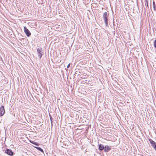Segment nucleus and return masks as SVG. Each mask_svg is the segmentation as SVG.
Returning <instances> with one entry per match:
<instances>
[{
	"mask_svg": "<svg viewBox=\"0 0 156 156\" xmlns=\"http://www.w3.org/2000/svg\"><path fill=\"white\" fill-rule=\"evenodd\" d=\"M153 8L154 9V10L155 11L156 6H155V2L154 1H153Z\"/></svg>",
	"mask_w": 156,
	"mask_h": 156,
	"instance_id": "9b49d317",
	"label": "nucleus"
},
{
	"mask_svg": "<svg viewBox=\"0 0 156 156\" xmlns=\"http://www.w3.org/2000/svg\"><path fill=\"white\" fill-rule=\"evenodd\" d=\"M30 143H31V144L35 145L36 146H39L40 145V144L34 141H32L31 140H30Z\"/></svg>",
	"mask_w": 156,
	"mask_h": 156,
	"instance_id": "1a4fd4ad",
	"label": "nucleus"
},
{
	"mask_svg": "<svg viewBox=\"0 0 156 156\" xmlns=\"http://www.w3.org/2000/svg\"><path fill=\"white\" fill-rule=\"evenodd\" d=\"M148 140L151 146L156 151V143L151 139H149Z\"/></svg>",
	"mask_w": 156,
	"mask_h": 156,
	"instance_id": "7ed1b4c3",
	"label": "nucleus"
},
{
	"mask_svg": "<svg viewBox=\"0 0 156 156\" xmlns=\"http://www.w3.org/2000/svg\"><path fill=\"white\" fill-rule=\"evenodd\" d=\"M111 147L108 145H106L105 147L104 151L105 152H108L111 149Z\"/></svg>",
	"mask_w": 156,
	"mask_h": 156,
	"instance_id": "0eeeda50",
	"label": "nucleus"
},
{
	"mask_svg": "<svg viewBox=\"0 0 156 156\" xmlns=\"http://www.w3.org/2000/svg\"><path fill=\"white\" fill-rule=\"evenodd\" d=\"M70 63H69L67 66V68H69L70 66Z\"/></svg>",
	"mask_w": 156,
	"mask_h": 156,
	"instance_id": "4468645a",
	"label": "nucleus"
},
{
	"mask_svg": "<svg viewBox=\"0 0 156 156\" xmlns=\"http://www.w3.org/2000/svg\"><path fill=\"white\" fill-rule=\"evenodd\" d=\"M146 3H147V7H148V2H146Z\"/></svg>",
	"mask_w": 156,
	"mask_h": 156,
	"instance_id": "2eb2a0df",
	"label": "nucleus"
},
{
	"mask_svg": "<svg viewBox=\"0 0 156 156\" xmlns=\"http://www.w3.org/2000/svg\"><path fill=\"white\" fill-rule=\"evenodd\" d=\"M5 153L10 156H12L14 154V152L12 151V150L8 149H6Z\"/></svg>",
	"mask_w": 156,
	"mask_h": 156,
	"instance_id": "20e7f679",
	"label": "nucleus"
},
{
	"mask_svg": "<svg viewBox=\"0 0 156 156\" xmlns=\"http://www.w3.org/2000/svg\"><path fill=\"white\" fill-rule=\"evenodd\" d=\"M54 156H56V155H55Z\"/></svg>",
	"mask_w": 156,
	"mask_h": 156,
	"instance_id": "a211bd4d",
	"label": "nucleus"
},
{
	"mask_svg": "<svg viewBox=\"0 0 156 156\" xmlns=\"http://www.w3.org/2000/svg\"><path fill=\"white\" fill-rule=\"evenodd\" d=\"M50 120H51V122H52V118H51V116L50 115Z\"/></svg>",
	"mask_w": 156,
	"mask_h": 156,
	"instance_id": "ddd939ff",
	"label": "nucleus"
},
{
	"mask_svg": "<svg viewBox=\"0 0 156 156\" xmlns=\"http://www.w3.org/2000/svg\"><path fill=\"white\" fill-rule=\"evenodd\" d=\"M24 31L27 36L29 37L31 35V33L29 30L27 29L26 27H24Z\"/></svg>",
	"mask_w": 156,
	"mask_h": 156,
	"instance_id": "39448f33",
	"label": "nucleus"
},
{
	"mask_svg": "<svg viewBox=\"0 0 156 156\" xmlns=\"http://www.w3.org/2000/svg\"><path fill=\"white\" fill-rule=\"evenodd\" d=\"M51 126H52V123L51 122Z\"/></svg>",
	"mask_w": 156,
	"mask_h": 156,
	"instance_id": "f3484780",
	"label": "nucleus"
},
{
	"mask_svg": "<svg viewBox=\"0 0 156 156\" xmlns=\"http://www.w3.org/2000/svg\"><path fill=\"white\" fill-rule=\"evenodd\" d=\"M5 112L4 106L2 105L0 108V116H2Z\"/></svg>",
	"mask_w": 156,
	"mask_h": 156,
	"instance_id": "423d86ee",
	"label": "nucleus"
},
{
	"mask_svg": "<svg viewBox=\"0 0 156 156\" xmlns=\"http://www.w3.org/2000/svg\"><path fill=\"white\" fill-rule=\"evenodd\" d=\"M34 147L35 148H36L38 151H40L41 152L43 153H44L43 150L40 147Z\"/></svg>",
	"mask_w": 156,
	"mask_h": 156,
	"instance_id": "9d476101",
	"label": "nucleus"
},
{
	"mask_svg": "<svg viewBox=\"0 0 156 156\" xmlns=\"http://www.w3.org/2000/svg\"><path fill=\"white\" fill-rule=\"evenodd\" d=\"M154 47L156 48V39L155 40L154 42Z\"/></svg>",
	"mask_w": 156,
	"mask_h": 156,
	"instance_id": "f8f14e48",
	"label": "nucleus"
},
{
	"mask_svg": "<svg viewBox=\"0 0 156 156\" xmlns=\"http://www.w3.org/2000/svg\"><path fill=\"white\" fill-rule=\"evenodd\" d=\"M105 146L103 144H100L98 145V149L101 151L104 150Z\"/></svg>",
	"mask_w": 156,
	"mask_h": 156,
	"instance_id": "6e6552de",
	"label": "nucleus"
},
{
	"mask_svg": "<svg viewBox=\"0 0 156 156\" xmlns=\"http://www.w3.org/2000/svg\"><path fill=\"white\" fill-rule=\"evenodd\" d=\"M103 17L104 20L105 24L107 26L108 25V13L107 12H105L104 13Z\"/></svg>",
	"mask_w": 156,
	"mask_h": 156,
	"instance_id": "f257e3e1",
	"label": "nucleus"
},
{
	"mask_svg": "<svg viewBox=\"0 0 156 156\" xmlns=\"http://www.w3.org/2000/svg\"><path fill=\"white\" fill-rule=\"evenodd\" d=\"M146 2H148V0H145Z\"/></svg>",
	"mask_w": 156,
	"mask_h": 156,
	"instance_id": "dca6fc26",
	"label": "nucleus"
},
{
	"mask_svg": "<svg viewBox=\"0 0 156 156\" xmlns=\"http://www.w3.org/2000/svg\"><path fill=\"white\" fill-rule=\"evenodd\" d=\"M42 49L41 47L38 48L37 49L38 56L40 59L41 58L42 55Z\"/></svg>",
	"mask_w": 156,
	"mask_h": 156,
	"instance_id": "f03ea898",
	"label": "nucleus"
}]
</instances>
